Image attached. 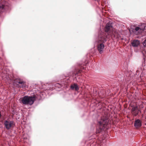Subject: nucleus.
<instances>
[{
	"label": "nucleus",
	"instance_id": "12",
	"mask_svg": "<svg viewBox=\"0 0 146 146\" xmlns=\"http://www.w3.org/2000/svg\"><path fill=\"white\" fill-rule=\"evenodd\" d=\"M134 126L137 128L141 126V124L140 120L139 119L135 120L134 122Z\"/></svg>",
	"mask_w": 146,
	"mask_h": 146
},
{
	"label": "nucleus",
	"instance_id": "19",
	"mask_svg": "<svg viewBox=\"0 0 146 146\" xmlns=\"http://www.w3.org/2000/svg\"><path fill=\"white\" fill-rule=\"evenodd\" d=\"M118 36H119L118 35H117L116 37L117 38V37H118Z\"/></svg>",
	"mask_w": 146,
	"mask_h": 146
},
{
	"label": "nucleus",
	"instance_id": "25",
	"mask_svg": "<svg viewBox=\"0 0 146 146\" xmlns=\"http://www.w3.org/2000/svg\"><path fill=\"white\" fill-rule=\"evenodd\" d=\"M121 77L123 78V75H122V76Z\"/></svg>",
	"mask_w": 146,
	"mask_h": 146
},
{
	"label": "nucleus",
	"instance_id": "10",
	"mask_svg": "<svg viewBox=\"0 0 146 146\" xmlns=\"http://www.w3.org/2000/svg\"><path fill=\"white\" fill-rule=\"evenodd\" d=\"M142 25L143 26V27H135L134 29H133V33H135L138 31L144 30L146 27L145 24L143 23L142 24Z\"/></svg>",
	"mask_w": 146,
	"mask_h": 146
},
{
	"label": "nucleus",
	"instance_id": "7",
	"mask_svg": "<svg viewBox=\"0 0 146 146\" xmlns=\"http://www.w3.org/2000/svg\"><path fill=\"white\" fill-rule=\"evenodd\" d=\"M17 85L21 88H25L26 87V82L22 80L19 79L16 81Z\"/></svg>",
	"mask_w": 146,
	"mask_h": 146
},
{
	"label": "nucleus",
	"instance_id": "20",
	"mask_svg": "<svg viewBox=\"0 0 146 146\" xmlns=\"http://www.w3.org/2000/svg\"><path fill=\"white\" fill-rule=\"evenodd\" d=\"M114 36L115 37V34H114Z\"/></svg>",
	"mask_w": 146,
	"mask_h": 146
},
{
	"label": "nucleus",
	"instance_id": "5",
	"mask_svg": "<svg viewBox=\"0 0 146 146\" xmlns=\"http://www.w3.org/2000/svg\"><path fill=\"white\" fill-rule=\"evenodd\" d=\"M113 27L112 25V23L109 22H108L106 25L105 28V32H100L99 34L101 33H102L105 34V36H108V38L110 36H111L112 35H113L112 32L111 33V30H112Z\"/></svg>",
	"mask_w": 146,
	"mask_h": 146
},
{
	"label": "nucleus",
	"instance_id": "21",
	"mask_svg": "<svg viewBox=\"0 0 146 146\" xmlns=\"http://www.w3.org/2000/svg\"><path fill=\"white\" fill-rule=\"evenodd\" d=\"M85 64V66H86V65H87V64Z\"/></svg>",
	"mask_w": 146,
	"mask_h": 146
},
{
	"label": "nucleus",
	"instance_id": "17",
	"mask_svg": "<svg viewBox=\"0 0 146 146\" xmlns=\"http://www.w3.org/2000/svg\"><path fill=\"white\" fill-rule=\"evenodd\" d=\"M143 24H141V25L140 26V27H143V26H142V25Z\"/></svg>",
	"mask_w": 146,
	"mask_h": 146
},
{
	"label": "nucleus",
	"instance_id": "4",
	"mask_svg": "<svg viewBox=\"0 0 146 146\" xmlns=\"http://www.w3.org/2000/svg\"><path fill=\"white\" fill-rule=\"evenodd\" d=\"M143 46H141V51L142 54L143 56V59L142 60V66L141 67V69L142 71V72H144V71H145L146 69L145 66V61L146 57V51L145 50V48L146 46V39L144 40L143 42Z\"/></svg>",
	"mask_w": 146,
	"mask_h": 146
},
{
	"label": "nucleus",
	"instance_id": "22",
	"mask_svg": "<svg viewBox=\"0 0 146 146\" xmlns=\"http://www.w3.org/2000/svg\"><path fill=\"white\" fill-rule=\"evenodd\" d=\"M115 34L116 35V34L117 33V32H115Z\"/></svg>",
	"mask_w": 146,
	"mask_h": 146
},
{
	"label": "nucleus",
	"instance_id": "2",
	"mask_svg": "<svg viewBox=\"0 0 146 146\" xmlns=\"http://www.w3.org/2000/svg\"><path fill=\"white\" fill-rule=\"evenodd\" d=\"M108 39V36H105L104 33H101L98 34V37L96 40L98 45V49L100 54L103 53L105 43Z\"/></svg>",
	"mask_w": 146,
	"mask_h": 146
},
{
	"label": "nucleus",
	"instance_id": "15",
	"mask_svg": "<svg viewBox=\"0 0 146 146\" xmlns=\"http://www.w3.org/2000/svg\"><path fill=\"white\" fill-rule=\"evenodd\" d=\"M84 64H79V68H80L81 69H84L85 68V67H83V66H84Z\"/></svg>",
	"mask_w": 146,
	"mask_h": 146
},
{
	"label": "nucleus",
	"instance_id": "18",
	"mask_svg": "<svg viewBox=\"0 0 146 146\" xmlns=\"http://www.w3.org/2000/svg\"><path fill=\"white\" fill-rule=\"evenodd\" d=\"M95 1H97V2H98L100 0H95Z\"/></svg>",
	"mask_w": 146,
	"mask_h": 146
},
{
	"label": "nucleus",
	"instance_id": "6",
	"mask_svg": "<svg viewBox=\"0 0 146 146\" xmlns=\"http://www.w3.org/2000/svg\"><path fill=\"white\" fill-rule=\"evenodd\" d=\"M13 123L14 122L12 121L6 120L4 121L3 124L5 128L9 130L13 127Z\"/></svg>",
	"mask_w": 146,
	"mask_h": 146
},
{
	"label": "nucleus",
	"instance_id": "11",
	"mask_svg": "<svg viewBox=\"0 0 146 146\" xmlns=\"http://www.w3.org/2000/svg\"><path fill=\"white\" fill-rule=\"evenodd\" d=\"M70 89L72 90L77 91L79 90L78 86L76 84L74 83L71 84L70 87Z\"/></svg>",
	"mask_w": 146,
	"mask_h": 146
},
{
	"label": "nucleus",
	"instance_id": "1",
	"mask_svg": "<svg viewBox=\"0 0 146 146\" xmlns=\"http://www.w3.org/2000/svg\"><path fill=\"white\" fill-rule=\"evenodd\" d=\"M109 120L107 117H104L97 121V127L96 133H101L105 129H108L110 127Z\"/></svg>",
	"mask_w": 146,
	"mask_h": 146
},
{
	"label": "nucleus",
	"instance_id": "8",
	"mask_svg": "<svg viewBox=\"0 0 146 146\" xmlns=\"http://www.w3.org/2000/svg\"><path fill=\"white\" fill-rule=\"evenodd\" d=\"M131 112L133 115L135 116L140 112V111L137 106H133L132 107Z\"/></svg>",
	"mask_w": 146,
	"mask_h": 146
},
{
	"label": "nucleus",
	"instance_id": "23",
	"mask_svg": "<svg viewBox=\"0 0 146 146\" xmlns=\"http://www.w3.org/2000/svg\"><path fill=\"white\" fill-rule=\"evenodd\" d=\"M118 77H119V78H121V77H120V76H118Z\"/></svg>",
	"mask_w": 146,
	"mask_h": 146
},
{
	"label": "nucleus",
	"instance_id": "13",
	"mask_svg": "<svg viewBox=\"0 0 146 146\" xmlns=\"http://www.w3.org/2000/svg\"><path fill=\"white\" fill-rule=\"evenodd\" d=\"M140 44V42L138 40H134L131 42L132 45L134 47H137Z\"/></svg>",
	"mask_w": 146,
	"mask_h": 146
},
{
	"label": "nucleus",
	"instance_id": "24",
	"mask_svg": "<svg viewBox=\"0 0 146 146\" xmlns=\"http://www.w3.org/2000/svg\"><path fill=\"white\" fill-rule=\"evenodd\" d=\"M59 84V83H57V84H57V85H58V84Z\"/></svg>",
	"mask_w": 146,
	"mask_h": 146
},
{
	"label": "nucleus",
	"instance_id": "26",
	"mask_svg": "<svg viewBox=\"0 0 146 146\" xmlns=\"http://www.w3.org/2000/svg\"><path fill=\"white\" fill-rule=\"evenodd\" d=\"M145 125H146V123H145Z\"/></svg>",
	"mask_w": 146,
	"mask_h": 146
},
{
	"label": "nucleus",
	"instance_id": "9",
	"mask_svg": "<svg viewBox=\"0 0 146 146\" xmlns=\"http://www.w3.org/2000/svg\"><path fill=\"white\" fill-rule=\"evenodd\" d=\"M10 7L7 5H4L0 3V11L3 12L9 10Z\"/></svg>",
	"mask_w": 146,
	"mask_h": 146
},
{
	"label": "nucleus",
	"instance_id": "16",
	"mask_svg": "<svg viewBox=\"0 0 146 146\" xmlns=\"http://www.w3.org/2000/svg\"><path fill=\"white\" fill-rule=\"evenodd\" d=\"M136 75H139V70H136Z\"/></svg>",
	"mask_w": 146,
	"mask_h": 146
},
{
	"label": "nucleus",
	"instance_id": "3",
	"mask_svg": "<svg viewBox=\"0 0 146 146\" xmlns=\"http://www.w3.org/2000/svg\"><path fill=\"white\" fill-rule=\"evenodd\" d=\"M38 98L35 95L30 96H26L22 98L21 102L24 105H32Z\"/></svg>",
	"mask_w": 146,
	"mask_h": 146
},
{
	"label": "nucleus",
	"instance_id": "27",
	"mask_svg": "<svg viewBox=\"0 0 146 146\" xmlns=\"http://www.w3.org/2000/svg\"><path fill=\"white\" fill-rule=\"evenodd\" d=\"M144 146H145V145Z\"/></svg>",
	"mask_w": 146,
	"mask_h": 146
},
{
	"label": "nucleus",
	"instance_id": "14",
	"mask_svg": "<svg viewBox=\"0 0 146 146\" xmlns=\"http://www.w3.org/2000/svg\"><path fill=\"white\" fill-rule=\"evenodd\" d=\"M81 71L79 69V68H77L75 69V71L73 72V74L75 75H76L78 74L81 73Z\"/></svg>",
	"mask_w": 146,
	"mask_h": 146
}]
</instances>
